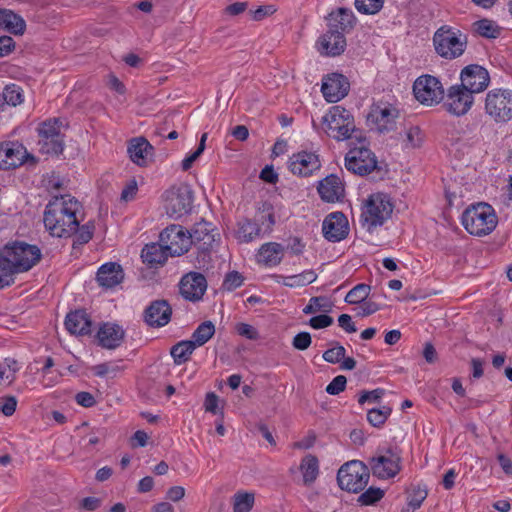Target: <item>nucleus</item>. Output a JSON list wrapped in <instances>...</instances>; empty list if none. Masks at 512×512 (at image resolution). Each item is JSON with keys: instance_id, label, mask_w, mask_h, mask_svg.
<instances>
[{"instance_id": "obj_50", "label": "nucleus", "mask_w": 512, "mask_h": 512, "mask_svg": "<svg viewBox=\"0 0 512 512\" xmlns=\"http://www.w3.org/2000/svg\"><path fill=\"white\" fill-rule=\"evenodd\" d=\"M384 496V491L377 487H369L366 491H364L359 497L358 502L361 505H373L376 502L380 501Z\"/></svg>"}, {"instance_id": "obj_26", "label": "nucleus", "mask_w": 512, "mask_h": 512, "mask_svg": "<svg viewBox=\"0 0 512 512\" xmlns=\"http://www.w3.org/2000/svg\"><path fill=\"white\" fill-rule=\"evenodd\" d=\"M345 47L346 39L338 30H328L317 41L318 51L325 56H338L344 52Z\"/></svg>"}, {"instance_id": "obj_7", "label": "nucleus", "mask_w": 512, "mask_h": 512, "mask_svg": "<svg viewBox=\"0 0 512 512\" xmlns=\"http://www.w3.org/2000/svg\"><path fill=\"white\" fill-rule=\"evenodd\" d=\"M370 478L369 468L362 461L352 460L343 464L337 473L338 485L352 493L362 491Z\"/></svg>"}, {"instance_id": "obj_19", "label": "nucleus", "mask_w": 512, "mask_h": 512, "mask_svg": "<svg viewBox=\"0 0 512 512\" xmlns=\"http://www.w3.org/2000/svg\"><path fill=\"white\" fill-rule=\"evenodd\" d=\"M349 88L350 83L347 77L332 73L323 79L321 91L328 102L336 103L348 94Z\"/></svg>"}, {"instance_id": "obj_17", "label": "nucleus", "mask_w": 512, "mask_h": 512, "mask_svg": "<svg viewBox=\"0 0 512 512\" xmlns=\"http://www.w3.org/2000/svg\"><path fill=\"white\" fill-rule=\"evenodd\" d=\"M288 168L294 175L308 177L321 168V162L316 152L303 150L290 157Z\"/></svg>"}, {"instance_id": "obj_52", "label": "nucleus", "mask_w": 512, "mask_h": 512, "mask_svg": "<svg viewBox=\"0 0 512 512\" xmlns=\"http://www.w3.org/2000/svg\"><path fill=\"white\" fill-rule=\"evenodd\" d=\"M406 147L418 148L423 142V133L418 126H412L406 131Z\"/></svg>"}, {"instance_id": "obj_10", "label": "nucleus", "mask_w": 512, "mask_h": 512, "mask_svg": "<svg viewBox=\"0 0 512 512\" xmlns=\"http://www.w3.org/2000/svg\"><path fill=\"white\" fill-rule=\"evenodd\" d=\"M192 244L197 249L196 259L201 266L211 261L210 252L216 242L213 225L205 220L195 223L189 231Z\"/></svg>"}, {"instance_id": "obj_20", "label": "nucleus", "mask_w": 512, "mask_h": 512, "mask_svg": "<svg viewBox=\"0 0 512 512\" xmlns=\"http://www.w3.org/2000/svg\"><path fill=\"white\" fill-rule=\"evenodd\" d=\"M324 237L330 242H339L349 233L347 217L342 212H334L326 216L322 224Z\"/></svg>"}, {"instance_id": "obj_55", "label": "nucleus", "mask_w": 512, "mask_h": 512, "mask_svg": "<svg viewBox=\"0 0 512 512\" xmlns=\"http://www.w3.org/2000/svg\"><path fill=\"white\" fill-rule=\"evenodd\" d=\"M347 379L344 375L336 376L326 387V392L330 395H338L346 388Z\"/></svg>"}, {"instance_id": "obj_39", "label": "nucleus", "mask_w": 512, "mask_h": 512, "mask_svg": "<svg viewBox=\"0 0 512 512\" xmlns=\"http://www.w3.org/2000/svg\"><path fill=\"white\" fill-rule=\"evenodd\" d=\"M215 333V326L211 321L202 322L193 332L191 342H195V347L207 343Z\"/></svg>"}, {"instance_id": "obj_44", "label": "nucleus", "mask_w": 512, "mask_h": 512, "mask_svg": "<svg viewBox=\"0 0 512 512\" xmlns=\"http://www.w3.org/2000/svg\"><path fill=\"white\" fill-rule=\"evenodd\" d=\"M475 31L485 38H497L500 34L499 27L489 19H481L474 24Z\"/></svg>"}, {"instance_id": "obj_30", "label": "nucleus", "mask_w": 512, "mask_h": 512, "mask_svg": "<svg viewBox=\"0 0 512 512\" xmlns=\"http://www.w3.org/2000/svg\"><path fill=\"white\" fill-rule=\"evenodd\" d=\"M129 157L138 166H147L153 154V146L144 137H136L130 140L128 145Z\"/></svg>"}, {"instance_id": "obj_36", "label": "nucleus", "mask_w": 512, "mask_h": 512, "mask_svg": "<svg viewBox=\"0 0 512 512\" xmlns=\"http://www.w3.org/2000/svg\"><path fill=\"white\" fill-rule=\"evenodd\" d=\"M278 283L283 284L289 288H298L304 287L308 284L313 283L317 279V274L314 270L309 269L305 270L299 274L291 275V276H277Z\"/></svg>"}, {"instance_id": "obj_12", "label": "nucleus", "mask_w": 512, "mask_h": 512, "mask_svg": "<svg viewBox=\"0 0 512 512\" xmlns=\"http://www.w3.org/2000/svg\"><path fill=\"white\" fill-rule=\"evenodd\" d=\"M401 453L397 448H386L370 459L369 465L374 476L379 479L395 477L401 470Z\"/></svg>"}, {"instance_id": "obj_41", "label": "nucleus", "mask_w": 512, "mask_h": 512, "mask_svg": "<svg viewBox=\"0 0 512 512\" xmlns=\"http://www.w3.org/2000/svg\"><path fill=\"white\" fill-rule=\"evenodd\" d=\"M371 292V286L365 283H360L354 286L345 296V302L348 304L363 303Z\"/></svg>"}, {"instance_id": "obj_34", "label": "nucleus", "mask_w": 512, "mask_h": 512, "mask_svg": "<svg viewBox=\"0 0 512 512\" xmlns=\"http://www.w3.org/2000/svg\"><path fill=\"white\" fill-rule=\"evenodd\" d=\"M284 254V247L276 242H268L263 244L257 254L258 263L266 266L278 265Z\"/></svg>"}, {"instance_id": "obj_35", "label": "nucleus", "mask_w": 512, "mask_h": 512, "mask_svg": "<svg viewBox=\"0 0 512 512\" xmlns=\"http://www.w3.org/2000/svg\"><path fill=\"white\" fill-rule=\"evenodd\" d=\"M237 226L236 236L240 242L249 243L260 236L261 227L256 221L243 218L238 222Z\"/></svg>"}, {"instance_id": "obj_57", "label": "nucleus", "mask_w": 512, "mask_h": 512, "mask_svg": "<svg viewBox=\"0 0 512 512\" xmlns=\"http://www.w3.org/2000/svg\"><path fill=\"white\" fill-rule=\"evenodd\" d=\"M312 338L308 332H300L296 334L292 340V345L295 349L304 351L311 345Z\"/></svg>"}, {"instance_id": "obj_27", "label": "nucleus", "mask_w": 512, "mask_h": 512, "mask_svg": "<svg viewBox=\"0 0 512 512\" xmlns=\"http://www.w3.org/2000/svg\"><path fill=\"white\" fill-rule=\"evenodd\" d=\"M317 190L321 199L328 203L337 202L344 197V185L335 174H330L321 180Z\"/></svg>"}, {"instance_id": "obj_48", "label": "nucleus", "mask_w": 512, "mask_h": 512, "mask_svg": "<svg viewBox=\"0 0 512 512\" xmlns=\"http://www.w3.org/2000/svg\"><path fill=\"white\" fill-rule=\"evenodd\" d=\"M256 222H258L260 226H265L266 231L270 232L272 230L275 224L272 205L268 203L263 204L262 208L259 210Z\"/></svg>"}, {"instance_id": "obj_23", "label": "nucleus", "mask_w": 512, "mask_h": 512, "mask_svg": "<svg viewBox=\"0 0 512 512\" xmlns=\"http://www.w3.org/2000/svg\"><path fill=\"white\" fill-rule=\"evenodd\" d=\"M27 151L18 142L0 144V169H13L24 163Z\"/></svg>"}, {"instance_id": "obj_54", "label": "nucleus", "mask_w": 512, "mask_h": 512, "mask_svg": "<svg viewBox=\"0 0 512 512\" xmlns=\"http://www.w3.org/2000/svg\"><path fill=\"white\" fill-rule=\"evenodd\" d=\"M243 281L244 278L239 272L232 271L225 276L223 287L228 291H232L240 287L243 284Z\"/></svg>"}, {"instance_id": "obj_63", "label": "nucleus", "mask_w": 512, "mask_h": 512, "mask_svg": "<svg viewBox=\"0 0 512 512\" xmlns=\"http://www.w3.org/2000/svg\"><path fill=\"white\" fill-rule=\"evenodd\" d=\"M276 12V8L273 5H264L259 6L255 11H253V20L261 21L267 16H270Z\"/></svg>"}, {"instance_id": "obj_53", "label": "nucleus", "mask_w": 512, "mask_h": 512, "mask_svg": "<svg viewBox=\"0 0 512 512\" xmlns=\"http://www.w3.org/2000/svg\"><path fill=\"white\" fill-rule=\"evenodd\" d=\"M427 497V490L420 486L414 487L408 496V506L413 510L420 508Z\"/></svg>"}, {"instance_id": "obj_40", "label": "nucleus", "mask_w": 512, "mask_h": 512, "mask_svg": "<svg viewBox=\"0 0 512 512\" xmlns=\"http://www.w3.org/2000/svg\"><path fill=\"white\" fill-rule=\"evenodd\" d=\"M18 370V363L14 359L5 358L2 362H0V385L12 384L15 380V375Z\"/></svg>"}, {"instance_id": "obj_33", "label": "nucleus", "mask_w": 512, "mask_h": 512, "mask_svg": "<svg viewBox=\"0 0 512 512\" xmlns=\"http://www.w3.org/2000/svg\"><path fill=\"white\" fill-rule=\"evenodd\" d=\"M0 27L11 34L23 35L26 30V22L10 9H0Z\"/></svg>"}, {"instance_id": "obj_59", "label": "nucleus", "mask_w": 512, "mask_h": 512, "mask_svg": "<svg viewBox=\"0 0 512 512\" xmlns=\"http://www.w3.org/2000/svg\"><path fill=\"white\" fill-rule=\"evenodd\" d=\"M17 407V399L15 396H5L2 398V404L0 405V411L5 416H12Z\"/></svg>"}, {"instance_id": "obj_56", "label": "nucleus", "mask_w": 512, "mask_h": 512, "mask_svg": "<svg viewBox=\"0 0 512 512\" xmlns=\"http://www.w3.org/2000/svg\"><path fill=\"white\" fill-rule=\"evenodd\" d=\"M383 395L384 390L381 388H377L372 391H362L359 395L358 402L359 404H364L366 402L379 403Z\"/></svg>"}, {"instance_id": "obj_64", "label": "nucleus", "mask_w": 512, "mask_h": 512, "mask_svg": "<svg viewBox=\"0 0 512 512\" xmlns=\"http://www.w3.org/2000/svg\"><path fill=\"white\" fill-rule=\"evenodd\" d=\"M148 434L143 430H137L130 439L132 448L144 447L148 441Z\"/></svg>"}, {"instance_id": "obj_24", "label": "nucleus", "mask_w": 512, "mask_h": 512, "mask_svg": "<svg viewBox=\"0 0 512 512\" xmlns=\"http://www.w3.org/2000/svg\"><path fill=\"white\" fill-rule=\"evenodd\" d=\"M96 337L102 348L116 349L124 341L125 330L116 323L106 322L99 327Z\"/></svg>"}, {"instance_id": "obj_8", "label": "nucleus", "mask_w": 512, "mask_h": 512, "mask_svg": "<svg viewBox=\"0 0 512 512\" xmlns=\"http://www.w3.org/2000/svg\"><path fill=\"white\" fill-rule=\"evenodd\" d=\"M327 125V133L337 141L352 137L356 131L354 117L349 110L341 106L332 107L323 118Z\"/></svg>"}, {"instance_id": "obj_46", "label": "nucleus", "mask_w": 512, "mask_h": 512, "mask_svg": "<svg viewBox=\"0 0 512 512\" xmlns=\"http://www.w3.org/2000/svg\"><path fill=\"white\" fill-rule=\"evenodd\" d=\"M6 104L10 106H17L24 100L22 89L16 84L6 85L3 89Z\"/></svg>"}, {"instance_id": "obj_21", "label": "nucleus", "mask_w": 512, "mask_h": 512, "mask_svg": "<svg viewBox=\"0 0 512 512\" xmlns=\"http://www.w3.org/2000/svg\"><path fill=\"white\" fill-rule=\"evenodd\" d=\"M179 289L186 300L199 301L207 289V280L201 273L189 272L182 277Z\"/></svg>"}, {"instance_id": "obj_6", "label": "nucleus", "mask_w": 512, "mask_h": 512, "mask_svg": "<svg viewBox=\"0 0 512 512\" xmlns=\"http://www.w3.org/2000/svg\"><path fill=\"white\" fill-rule=\"evenodd\" d=\"M484 113L495 124L503 125L512 120V90L490 89L484 98Z\"/></svg>"}, {"instance_id": "obj_51", "label": "nucleus", "mask_w": 512, "mask_h": 512, "mask_svg": "<svg viewBox=\"0 0 512 512\" xmlns=\"http://www.w3.org/2000/svg\"><path fill=\"white\" fill-rule=\"evenodd\" d=\"M345 348L338 342H334V346L323 353V359L332 364L339 363L345 356Z\"/></svg>"}, {"instance_id": "obj_22", "label": "nucleus", "mask_w": 512, "mask_h": 512, "mask_svg": "<svg viewBox=\"0 0 512 512\" xmlns=\"http://www.w3.org/2000/svg\"><path fill=\"white\" fill-rule=\"evenodd\" d=\"M172 308L166 300H155L144 311V321L150 327L167 325L171 320Z\"/></svg>"}, {"instance_id": "obj_42", "label": "nucleus", "mask_w": 512, "mask_h": 512, "mask_svg": "<svg viewBox=\"0 0 512 512\" xmlns=\"http://www.w3.org/2000/svg\"><path fill=\"white\" fill-rule=\"evenodd\" d=\"M333 303L324 296H315L310 298L309 303L303 308L304 314H313L316 312L328 313L332 310Z\"/></svg>"}, {"instance_id": "obj_1", "label": "nucleus", "mask_w": 512, "mask_h": 512, "mask_svg": "<svg viewBox=\"0 0 512 512\" xmlns=\"http://www.w3.org/2000/svg\"><path fill=\"white\" fill-rule=\"evenodd\" d=\"M81 208V203L70 195L53 197L44 212L45 228L55 237L74 235L79 225L77 214Z\"/></svg>"}, {"instance_id": "obj_47", "label": "nucleus", "mask_w": 512, "mask_h": 512, "mask_svg": "<svg viewBox=\"0 0 512 512\" xmlns=\"http://www.w3.org/2000/svg\"><path fill=\"white\" fill-rule=\"evenodd\" d=\"M354 4L358 12L374 15L382 9L384 0H355Z\"/></svg>"}, {"instance_id": "obj_4", "label": "nucleus", "mask_w": 512, "mask_h": 512, "mask_svg": "<svg viewBox=\"0 0 512 512\" xmlns=\"http://www.w3.org/2000/svg\"><path fill=\"white\" fill-rule=\"evenodd\" d=\"M393 208L394 205L389 195L382 192L369 195L362 205V225L366 227L367 231L372 232L391 217Z\"/></svg>"}, {"instance_id": "obj_37", "label": "nucleus", "mask_w": 512, "mask_h": 512, "mask_svg": "<svg viewBox=\"0 0 512 512\" xmlns=\"http://www.w3.org/2000/svg\"><path fill=\"white\" fill-rule=\"evenodd\" d=\"M300 471L303 474L304 484L311 485L319 474V462L317 457L312 454L306 455L301 461Z\"/></svg>"}, {"instance_id": "obj_5", "label": "nucleus", "mask_w": 512, "mask_h": 512, "mask_svg": "<svg viewBox=\"0 0 512 512\" xmlns=\"http://www.w3.org/2000/svg\"><path fill=\"white\" fill-rule=\"evenodd\" d=\"M467 36L448 25L439 27L433 35L435 52L446 60L462 56L467 47Z\"/></svg>"}, {"instance_id": "obj_58", "label": "nucleus", "mask_w": 512, "mask_h": 512, "mask_svg": "<svg viewBox=\"0 0 512 512\" xmlns=\"http://www.w3.org/2000/svg\"><path fill=\"white\" fill-rule=\"evenodd\" d=\"M236 331L240 336H243L249 340H257L259 338L257 329L247 323H238L236 325Z\"/></svg>"}, {"instance_id": "obj_3", "label": "nucleus", "mask_w": 512, "mask_h": 512, "mask_svg": "<svg viewBox=\"0 0 512 512\" xmlns=\"http://www.w3.org/2000/svg\"><path fill=\"white\" fill-rule=\"evenodd\" d=\"M461 220L467 232L474 236L490 234L498 223L494 209L487 203L471 205L463 212Z\"/></svg>"}, {"instance_id": "obj_9", "label": "nucleus", "mask_w": 512, "mask_h": 512, "mask_svg": "<svg viewBox=\"0 0 512 512\" xmlns=\"http://www.w3.org/2000/svg\"><path fill=\"white\" fill-rule=\"evenodd\" d=\"M193 193L188 185L173 186L164 193V208L166 214L173 219H179L192 210Z\"/></svg>"}, {"instance_id": "obj_25", "label": "nucleus", "mask_w": 512, "mask_h": 512, "mask_svg": "<svg viewBox=\"0 0 512 512\" xmlns=\"http://www.w3.org/2000/svg\"><path fill=\"white\" fill-rule=\"evenodd\" d=\"M399 111L392 105H373L370 118L375 123L376 129L383 133L394 129Z\"/></svg>"}, {"instance_id": "obj_2", "label": "nucleus", "mask_w": 512, "mask_h": 512, "mask_svg": "<svg viewBox=\"0 0 512 512\" xmlns=\"http://www.w3.org/2000/svg\"><path fill=\"white\" fill-rule=\"evenodd\" d=\"M41 259L36 245L16 241L0 250V289L13 283V275L30 270Z\"/></svg>"}, {"instance_id": "obj_62", "label": "nucleus", "mask_w": 512, "mask_h": 512, "mask_svg": "<svg viewBox=\"0 0 512 512\" xmlns=\"http://www.w3.org/2000/svg\"><path fill=\"white\" fill-rule=\"evenodd\" d=\"M15 48V41L10 36L0 37V57L7 56Z\"/></svg>"}, {"instance_id": "obj_43", "label": "nucleus", "mask_w": 512, "mask_h": 512, "mask_svg": "<svg viewBox=\"0 0 512 512\" xmlns=\"http://www.w3.org/2000/svg\"><path fill=\"white\" fill-rule=\"evenodd\" d=\"M254 494L237 492L233 497V512H250L254 505Z\"/></svg>"}, {"instance_id": "obj_14", "label": "nucleus", "mask_w": 512, "mask_h": 512, "mask_svg": "<svg viewBox=\"0 0 512 512\" xmlns=\"http://www.w3.org/2000/svg\"><path fill=\"white\" fill-rule=\"evenodd\" d=\"M160 242L165 245L170 256H181L192 245L189 230L179 224H171L160 233Z\"/></svg>"}, {"instance_id": "obj_18", "label": "nucleus", "mask_w": 512, "mask_h": 512, "mask_svg": "<svg viewBox=\"0 0 512 512\" xmlns=\"http://www.w3.org/2000/svg\"><path fill=\"white\" fill-rule=\"evenodd\" d=\"M461 85L472 93L483 92L490 84V76L486 68L470 64L464 67L460 73Z\"/></svg>"}, {"instance_id": "obj_31", "label": "nucleus", "mask_w": 512, "mask_h": 512, "mask_svg": "<svg viewBox=\"0 0 512 512\" xmlns=\"http://www.w3.org/2000/svg\"><path fill=\"white\" fill-rule=\"evenodd\" d=\"M355 16L349 8H338L332 11L328 16L329 30L341 31V35L353 28Z\"/></svg>"}, {"instance_id": "obj_28", "label": "nucleus", "mask_w": 512, "mask_h": 512, "mask_svg": "<svg viewBox=\"0 0 512 512\" xmlns=\"http://www.w3.org/2000/svg\"><path fill=\"white\" fill-rule=\"evenodd\" d=\"M65 327L72 335H90L92 331V321L85 310L78 309L67 314Z\"/></svg>"}, {"instance_id": "obj_38", "label": "nucleus", "mask_w": 512, "mask_h": 512, "mask_svg": "<svg viewBox=\"0 0 512 512\" xmlns=\"http://www.w3.org/2000/svg\"><path fill=\"white\" fill-rule=\"evenodd\" d=\"M195 348V342L185 340L173 345L170 354L173 357L175 364L180 365L190 359Z\"/></svg>"}, {"instance_id": "obj_16", "label": "nucleus", "mask_w": 512, "mask_h": 512, "mask_svg": "<svg viewBox=\"0 0 512 512\" xmlns=\"http://www.w3.org/2000/svg\"><path fill=\"white\" fill-rule=\"evenodd\" d=\"M472 91L461 84L451 86L443 104L446 111L454 116L460 117L468 113L474 103Z\"/></svg>"}, {"instance_id": "obj_13", "label": "nucleus", "mask_w": 512, "mask_h": 512, "mask_svg": "<svg viewBox=\"0 0 512 512\" xmlns=\"http://www.w3.org/2000/svg\"><path fill=\"white\" fill-rule=\"evenodd\" d=\"M345 167L348 171L360 176L370 174L377 169L375 154L364 145L350 148L345 156Z\"/></svg>"}, {"instance_id": "obj_32", "label": "nucleus", "mask_w": 512, "mask_h": 512, "mask_svg": "<svg viewBox=\"0 0 512 512\" xmlns=\"http://www.w3.org/2000/svg\"><path fill=\"white\" fill-rule=\"evenodd\" d=\"M169 252L162 243L146 244L141 251V258L150 267L163 265L168 259Z\"/></svg>"}, {"instance_id": "obj_49", "label": "nucleus", "mask_w": 512, "mask_h": 512, "mask_svg": "<svg viewBox=\"0 0 512 512\" xmlns=\"http://www.w3.org/2000/svg\"><path fill=\"white\" fill-rule=\"evenodd\" d=\"M95 225L93 222L89 221L86 224L80 226L78 225L77 230L74 232L75 240L74 244L83 245L88 243L94 234Z\"/></svg>"}, {"instance_id": "obj_29", "label": "nucleus", "mask_w": 512, "mask_h": 512, "mask_svg": "<svg viewBox=\"0 0 512 512\" xmlns=\"http://www.w3.org/2000/svg\"><path fill=\"white\" fill-rule=\"evenodd\" d=\"M124 279V272L120 264L108 262L97 271L96 280L99 286L109 289L120 284Z\"/></svg>"}, {"instance_id": "obj_15", "label": "nucleus", "mask_w": 512, "mask_h": 512, "mask_svg": "<svg viewBox=\"0 0 512 512\" xmlns=\"http://www.w3.org/2000/svg\"><path fill=\"white\" fill-rule=\"evenodd\" d=\"M415 98L424 105L438 104L444 98L441 82L434 76L423 75L416 79L413 85Z\"/></svg>"}, {"instance_id": "obj_11", "label": "nucleus", "mask_w": 512, "mask_h": 512, "mask_svg": "<svg viewBox=\"0 0 512 512\" xmlns=\"http://www.w3.org/2000/svg\"><path fill=\"white\" fill-rule=\"evenodd\" d=\"M39 151L45 155H59L64 149V137L58 119L48 120L38 127Z\"/></svg>"}, {"instance_id": "obj_45", "label": "nucleus", "mask_w": 512, "mask_h": 512, "mask_svg": "<svg viewBox=\"0 0 512 512\" xmlns=\"http://www.w3.org/2000/svg\"><path fill=\"white\" fill-rule=\"evenodd\" d=\"M392 409L389 406H382L381 408H373L367 412V421L373 427H381L388 417L390 416Z\"/></svg>"}, {"instance_id": "obj_61", "label": "nucleus", "mask_w": 512, "mask_h": 512, "mask_svg": "<svg viewBox=\"0 0 512 512\" xmlns=\"http://www.w3.org/2000/svg\"><path fill=\"white\" fill-rule=\"evenodd\" d=\"M75 401L78 405L89 408L95 405L96 401L94 396L89 392H78L75 396Z\"/></svg>"}, {"instance_id": "obj_60", "label": "nucleus", "mask_w": 512, "mask_h": 512, "mask_svg": "<svg viewBox=\"0 0 512 512\" xmlns=\"http://www.w3.org/2000/svg\"><path fill=\"white\" fill-rule=\"evenodd\" d=\"M332 323L333 318L326 314L314 316L309 320V325L314 329L326 328L332 325Z\"/></svg>"}]
</instances>
